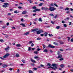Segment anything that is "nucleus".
I'll list each match as a JSON object with an SVG mask.
<instances>
[{
	"instance_id": "1",
	"label": "nucleus",
	"mask_w": 73,
	"mask_h": 73,
	"mask_svg": "<svg viewBox=\"0 0 73 73\" xmlns=\"http://www.w3.org/2000/svg\"><path fill=\"white\" fill-rule=\"evenodd\" d=\"M42 9L43 11H48V10H50V11L53 12L54 11L56 10V8L54 7H52L51 6H50L49 7V9L47 8L46 7H43L42 8Z\"/></svg>"
},
{
	"instance_id": "2",
	"label": "nucleus",
	"mask_w": 73,
	"mask_h": 73,
	"mask_svg": "<svg viewBox=\"0 0 73 73\" xmlns=\"http://www.w3.org/2000/svg\"><path fill=\"white\" fill-rule=\"evenodd\" d=\"M52 66H49L48 67V68H51L52 69H53L54 70H56L57 69V64H56L54 63L52 64L51 65ZM54 67H55L54 68Z\"/></svg>"
},
{
	"instance_id": "3",
	"label": "nucleus",
	"mask_w": 73,
	"mask_h": 73,
	"mask_svg": "<svg viewBox=\"0 0 73 73\" xmlns=\"http://www.w3.org/2000/svg\"><path fill=\"white\" fill-rule=\"evenodd\" d=\"M36 32H36V34L37 35H39V34H40V33H43V32H44V31H43V30H42L41 29L40 30L38 31H37Z\"/></svg>"
},
{
	"instance_id": "4",
	"label": "nucleus",
	"mask_w": 73,
	"mask_h": 73,
	"mask_svg": "<svg viewBox=\"0 0 73 73\" xmlns=\"http://www.w3.org/2000/svg\"><path fill=\"white\" fill-rule=\"evenodd\" d=\"M4 4L3 5V7L4 8H7L8 7V6L9 5V4L7 3H4Z\"/></svg>"
},
{
	"instance_id": "5",
	"label": "nucleus",
	"mask_w": 73,
	"mask_h": 73,
	"mask_svg": "<svg viewBox=\"0 0 73 73\" xmlns=\"http://www.w3.org/2000/svg\"><path fill=\"white\" fill-rule=\"evenodd\" d=\"M48 47V48H55V46H53L50 44H49Z\"/></svg>"
},
{
	"instance_id": "6",
	"label": "nucleus",
	"mask_w": 73,
	"mask_h": 73,
	"mask_svg": "<svg viewBox=\"0 0 73 73\" xmlns=\"http://www.w3.org/2000/svg\"><path fill=\"white\" fill-rule=\"evenodd\" d=\"M40 11V9H35L33 11V12H35V13H36V11L39 12Z\"/></svg>"
},
{
	"instance_id": "7",
	"label": "nucleus",
	"mask_w": 73,
	"mask_h": 73,
	"mask_svg": "<svg viewBox=\"0 0 73 73\" xmlns=\"http://www.w3.org/2000/svg\"><path fill=\"white\" fill-rule=\"evenodd\" d=\"M10 54L8 53H7L5 55H4L3 57V58H7V57H8L9 56H10Z\"/></svg>"
},
{
	"instance_id": "8",
	"label": "nucleus",
	"mask_w": 73,
	"mask_h": 73,
	"mask_svg": "<svg viewBox=\"0 0 73 73\" xmlns=\"http://www.w3.org/2000/svg\"><path fill=\"white\" fill-rule=\"evenodd\" d=\"M35 31V32H37V31H38V29H33L31 31V32H34Z\"/></svg>"
},
{
	"instance_id": "9",
	"label": "nucleus",
	"mask_w": 73,
	"mask_h": 73,
	"mask_svg": "<svg viewBox=\"0 0 73 73\" xmlns=\"http://www.w3.org/2000/svg\"><path fill=\"white\" fill-rule=\"evenodd\" d=\"M62 57V54L59 55L57 57H56L57 58H61Z\"/></svg>"
},
{
	"instance_id": "10",
	"label": "nucleus",
	"mask_w": 73,
	"mask_h": 73,
	"mask_svg": "<svg viewBox=\"0 0 73 73\" xmlns=\"http://www.w3.org/2000/svg\"><path fill=\"white\" fill-rule=\"evenodd\" d=\"M8 65L7 64H3L2 65V67L3 68H7Z\"/></svg>"
},
{
	"instance_id": "11",
	"label": "nucleus",
	"mask_w": 73,
	"mask_h": 73,
	"mask_svg": "<svg viewBox=\"0 0 73 73\" xmlns=\"http://www.w3.org/2000/svg\"><path fill=\"white\" fill-rule=\"evenodd\" d=\"M65 66L64 65V64H61L60 65V66L62 68H64L65 67Z\"/></svg>"
},
{
	"instance_id": "12",
	"label": "nucleus",
	"mask_w": 73,
	"mask_h": 73,
	"mask_svg": "<svg viewBox=\"0 0 73 73\" xmlns=\"http://www.w3.org/2000/svg\"><path fill=\"white\" fill-rule=\"evenodd\" d=\"M9 46H7L6 48H5V50H9Z\"/></svg>"
},
{
	"instance_id": "13",
	"label": "nucleus",
	"mask_w": 73,
	"mask_h": 73,
	"mask_svg": "<svg viewBox=\"0 0 73 73\" xmlns=\"http://www.w3.org/2000/svg\"><path fill=\"white\" fill-rule=\"evenodd\" d=\"M26 13H27V11H23L22 13V14H23V15H25Z\"/></svg>"
},
{
	"instance_id": "14",
	"label": "nucleus",
	"mask_w": 73,
	"mask_h": 73,
	"mask_svg": "<svg viewBox=\"0 0 73 73\" xmlns=\"http://www.w3.org/2000/svg\"><path fill=\"white\" fill-rule=\"evenodd\" d=\"M43 52H45V53H47L48 52V50L47 49H45L43 51Z\"/></svg>"
},
{
	"instance_id": "15",
	"label": "nucleus",
	"mask_w": 73,
	"mask_h": 73,
	"mask_svg": "<svg viewBox=\"0 0 73 73\" xmlns=\"http://www.w3.org/2000/svg\"><path fill=\"white\" fill-rule=\"evenodd\" d=\"M29 32H27V33H26L24 34V35L25 36H26V35H27L28 34H29Z\"/></svg>"
},
{
	"instance_id": "16",
	"label": "nucleus",
	"mask_w": 73,
	"mask_h": 73,
	"mask_svg": "<svg viewBox=\"0 0 73 73\" xmlns=\"http://www.w3.org/2000/svg\"><path fill=\"white\" fill-rule=\"evenodd\" d=\"M69 7H66L64 9L65 11H68V10H69Z\"/></svg>"
},
{
	"instance_id": "17",
	"label": "nucleus",
	"mask_w": 73,
	"mask_h": 73,
	"mask_svg": "<svg viewBox=\"0 0 73 73\" xmlns=\"http://www.w3.org/2000/svg\"><path fill=\"white\" fill-rule=\"evenodd\" d=\"M47 35H48V33H47V32H45L44 33V36L46 37Z\"/></svg>"
},
{
	"instance_id": "18",
	"label": "nucleus",
	"mask_w": 73,
	"mask_h": 73,
	"mask_svg": "<svg viewBox=\"0 0 73 73\" xmlns=\"http://www.w3.org/2000/svg\"><path fill=\"white\" fill-rule=\"evenodd\" d=\"M16 46L17 47H20V46H21V45L20 44H17L16 45Z\"/></svg>"
},
{
	"instance_id": "19",
	"label": "nucleus",
	"mask_w": 73,
	"mask_h": 73,
	"mask_svg": "<svg viewBox=\"0 0 73 73\" xmlns=\"http://www.w3.org/2000/svg\"><path fill=\"white\" fill-rule=\"evenodd\" d=\"M16 57H20V55L19 54H16Z\"/></svg>"
},
{
	"instance_id": "20",
	"label": "nucleus",
	"mask_w": 73,
	"mask_h": 73,
	"mask_svg": "<svg viewBox=\"0 0 73 73\" xmlns=\"http://www.w3.org/2000/svg\"><path fill=\"white\" fill-rule=\"evenodd\" d=\"M20 25H22V26H23L24 27H25V25L24 24V23H21L20 24Z\"/></svg>"
},
{
	"instance_id": "21",
	"label": "nucleus",
	"mask_w": 73,
	"mask_h": 73,
	"mask_svg": "<svg viewBox=\"0 0 73 73\" xmlns=\"http://www.w3.org/2000/svg\"><path fill=\"white\" fill-rule=\"evenodd\" d=\"M21 61L24 64H25V60L22 59Z\"/></svg>"
},
{
	"instance_id": "22",
	"label": "nucleus",
	"mask_w": 73,
	"mask_h": 73,
	"mask_svg": "<svg viewBox=\"0 0 73 73\" xmlns=\"http://www.w3.org/2000/svg\"><path fill=\"white\" fill-rule=\"evenodd\" d=\"M38 20L39 21H40L41 22H42V20L41 18H39Z\"/></svg>"
},
{
	"instance_id": "23",
	"label": "nucleus",
	"mask_w": 73,
	"mask_h": 73,
	"mask_svg": "<svg viewBox=\"0 0 73 73\" xmlns=\"http://www.w3.org/2000/svg\"><path fill=\"white\" fill-rule=\"evenodd\" d=\"M53 44H54V45H55L57 46L58 45V44L57 43H56V42H54Z\"/></svg>"
},
{
	"instance_id": "24",
	"label": "nucleus",
	"mask_w": 73,
	"mask_h": 73,
	"mask_svg": "<svg viewBox=\"0 0 73 73\" xmlns=\"http://www.w3.org/2000/svg\"><path fill=\"white\" fill-rule=\"evenodd\" d=\"M31 61L33 62H36V61L35 60H33L32 59H31Z\"/></svg>"
},
{
	"instance_id": "25",
	"label": "nucleus",
	"mask_w": 73,
	"mask_h": 73,
	"mask_svg": "<svg viewBox=\"0 0 73 73\" xmlns=\"http://www.w3.org/2000/svg\"><path fill=\"white\" fill-rule=\"evenodd\" d=\"M61 54V52H60V51H58L57 52V54L58 55H60V54Z\"/></svg>"
},
{
	"instance_id": "26",
	"label": "nucleus",
	"mask_w": 73,
	"mask_h": 73,
	"mask_svg": "<svg viewBox=\"0 0 73 73\" xmlns=\"http://www.w3.org/2000/svg\"><path fill=\"white\" fill-rule=\"evenodd\" d=\"M59 61H62V60H64V58L62 57L59 59Z\"/></svg>"
},
{
	"instance_id": "27",
	"label": "nucleus",
	"mask_w": 73,
	"mask_h": 73,
	"mask_svg": "<svg viewBox=\"0 0 73 73\" xmlns=\"http://www.w3.org/2000/svg\"><path fill=\"white\" fill-rule=\"evenodd\" d=\"M56 28L58 29L60 28V27L59 26H58L56 27Z\"/></svg>"
},
{
	"instance_id": "28",
	"label": "nucleus",
	"mask_w": 73,
	"mask_h": 73,
	"mask_svg": "<svg viewBox=\"0 0 73 73\" xmlns=\"http://www.w3.org/2000/svg\"><path fill=\"white\" fill-rule=\"evenodd\" d=\"M34 53H35V54H38V51H34Z\"/></svg>"
},
{
	"instance_id": "29",
	"label": "nucleus",
	"mask_w": 73,
	"mask_h": 73,
	"mask_svg": "<svg viewBox=\"0 0 73 73\" xmlns=\"http://www.w3.org/2000/svg\"><path fill=\"white\" fill-rule=\"evenodd\" d=\"M6 26H3V27H2V28H3V29H5V28H6Z\"/></svg>"
},
{
	"instance_id": "30",
	"label": "nucleus",
	"mask_w": 73,
	"mask_h": 73,
	"mask_svg": "<svg viewBox=\"0 0 73 73\" xmlns=\"http://www.w3.org/2000/svg\"><path fill=\"white\" fill-rule=\"evenodd\" d=\"M49 15H50V16H54V15L52 13L50 14Z\"/></svg>"
},
{
	"instance_id": "31",
	"label": "nucleus",
	"mask_w": 73,
	"mask_h": 73,
	"mask_svg": "<svg viewBox=\"0 0 73 73\" xmlns=\"http://www.w3.org/2000/svg\"><path fill=\"white\" fill-rule=\"evenodd\" d=\"M29 72L30 73H33V71H32L31 70H29Z\"/></svg>"
},
{
	"instance_id": "32",
	"label": "nucleus",
	"mask_w": 73,
	"mask_h": 73,
	"mask_svg": "<svg viewBox=\"0 0 73 73\" xmlns=\"http://www.w3.org/2000/svg\"><path fill=\"white\" fill-rule=\"evenodd\" d=\"M0 42H4V40L3 39H0Z\"/></svg>"
},
{
	"instance_id": "33",
	"label": "nucleus",
	"mask_w": 73,
	"mask_h": 73,
	"mask_svg": "<svg viewBox=\"0 0 73 73\" xmlns=\"http://www.w3.org/2000/svg\"><path fill=\"white\" fill-rule=\"evenodd\" d=\"M31 48L30 47H29L28 48V51H29V50H31Z\"/></svg>"
},
{
	"instance_id": "34",
	"label": "nucleus",
	"mask_w": 73,
	"mask_h": 73,
	"mask_svg": "<svg viewBox=\"0 0 73 73\" xmlns=\"http://www.w3.org/2000/svg\"><path fill=\"white\" fill-rule=\"evenodd\" d=\"M42 46L43 49H45V46L44 45V44H43Z\"/></svg>"
},
{
	"instance_id": "35",
	"label": "nucleus",
	"mask_w": 73,
	"mask_h": 73,
	"mask_svg": "<svg viewBox=\"0 0 73 73\" xmlns=\"http://www.w3.org/2000/svg\"><path fill=\"white\" fill-rule=\"evenodd\" d=\"M38 58V57L37 56H35L34 57V58H35V59H36V58Z\"/></svg>"
},
{
	"instance_id": "36",
	"label": "nucleus",
	"mask_w": 73,
	"mask_h": 73,
	"mask_svg": "<svg viewBox=\"0 0 73 73\" xmlns=\"http://www.w3.org/2000/svg\"><path fill=\"white\" fill-rule=\"evenodd\" d=\"M42 3H41L39 4V7H41V6H42Z\"/></svg>"
},
{
	"instance_id": "37",
	"label": "nucleus",
	"mask_w": 73,
	"mask_h": 73,
	"mask_svg": "<svg viewBox=\"0 0 73 73\" xmlns=\"http://www.w3.org/2000/svg\"><path fill=\"white\" fill-rule=\"evenodd\" d=\"M33 9H36V7L35 6H34L32 7Z\"/></svg>"
},
{
	"instance_id": "38",
	"label": "nucleus",
	"mask_w": 73,
	"mask_h": 73,
	"mask_svg": "<svg viewBox=\"0 0 73 73\" xmlns=\"http://www.w3.org/2000/svg\"><path fill=\"white\" fill-rule=\"evenodd\" d=\"M41 38H40V37H38L36 38V40H41Z\"/></svg>"
},
{
	"instance_id": "39",
	"label": "nucleus",
	"mask_w": 73,
	"mask_h": 73,
	"mask_svg": "<svg viewBox=\"0 0 73 73\" xmlns=\"http://www.w3.org/2000/svg\"><path fill=\"white\" fill-rule=\"evenodd\" d=\"M18 8H19V9H22L23 7L20 6H19L18 7Z\"/></svg>"
},
{
	"instance_id": "40",
	"label": "nucleus",
	"mask_w": 73,
	"mask_h": 73,
	"mask_svg": "<svg viewBox=\"0 0 73 73\" xmlns=\"http://www.w3.org/2000/svg\"><path fill=\"white\" fill-rule=\"evenodd\" d=\"M31 46L33 47L34 46V44H33V43H32L31 44Z\"/></svg>"
},
{
	"instance_id": "41",
	"label": "nucleus",
	"mask_w": 73,
	"mask_h": 73,
	"mask_svg": "<svg viewBox=\"0 0 73 73\" xmlns=\"http://www.w3.org/2000/svg\"><path fill=\"white\" fill-rule=\"evenodd\" d=\"M54 5H55V7H58V6L56 3H54Z\"/></svg>"
},
{
	"instance_id": "42",
	"label": "nucleus",
	"mask_w": 73,
	"mask_h": 73,
	"mask_svg": "<svg viewBox=\"0 0 73 73\" xmlns=\"http://www.w3.org/2000/svg\"><path fill=\"white\" fill-rule=\"evenodd\" d=\"M64 27H67V25H66V24H64L63 25Z\"/></svg>"
},
{
	"instance_id": "43",
	"label": "nucleus",
	"mask_w": 73,
	"mask_h": 73,
	"mask_svg": "<svg viewBox=\"0 0 73 73\" xmlns=\"http://www.w3.org/2000/svg\"><path fill=\"white\" fill-rule=\"evenodd\" d=\"M44 34H41L40 35V36H41L42 37H43V36H44Z\"/></svg>"
},
{
	"instance_id": "44",
	"label": "nucleus",
	"mask_w": 73,
	"mask_h": 73,
	"mask_svg": "<svg viewBox=\"0 0 73 73\" xmlns=\"http://www.w3.org/2000/svg\"><path fill=\"white\" fill-rule=\"evenodd\" d=\"M14 13H19V12H18L17 11V10H16L15 11H14Z\"/></svg>"
},
{
	"instance_id": "45",
	"label": "nucleus",
	"mask_w": 73,
	"mask_h": 73,
	"mask_svg": "<svg viewBox=\"0 0 73 73\" xmlns=\"http://www.w3.org/2000/svg\"><path fill=\"white\" fill-rule=\"evenodd\" d=\"M33 69L34 70H37V68H33Z\"/></svg>"
},
{
	"instance_id": "46",
	"label": "nucleus",
	"mask_w": 73,
	"mask_h": 73,
	"mask_svg": "<svg viewBox=\"0 0 73 73\" xmlns=\"http://www.w3.org/2000/svg\"><path fill=\"white\" fill-rule=\"evenodd\" d=\"M55 19H56L57 17V15H56L54 17Z\"/></svg>"
},
{
	"instance_id": "47",
	"label": "nucleus",
	"mask_w": 73,
	"mask_h": 73,
	"mask_svg": "<svg viewBox=\"0 0 73 73\" xmlns=\"http://www.w3.org/2000/svg\"><path fill=\"white\" fill-rule=\"evenodd\" d=\"M0 1L1 2H5V0H0Z\"/></svg>"
},
{
	"instance_id": "48",
	"label": "nucleus",
	"mask_w": 73,
	"mask_h": 73,
	"mask_svg": "<svg viewBox=\"0 0 73 73\" xmlns=\"http://www.w3.org/2000/svg\"><path fill=\"white\" fill-rule=\"evenodd\" d=\"M60 44H64V42H60Z\"/></svg>"
},
{
	"instance_id": "49",
	"label": "nucleus",
	"mask_w": 73,
	"mask_h": 73,
	"mask_svg": "<svg viewBox=\"0 0 73 73\" xmlns=\"http://www.w3.org/2000/svg\"><path fill=\"white\" fill-rule=\"evenodd\" d=\"M67 38H68V41H69L70 40V37H67Z\"/></svg>"
},
{
	"instance_id": "50",
	"label": "nucleus",
	"mask_w": 73,
	"mask_h": 73,
	"mask_svg": "<svg viewBox=\"0 0 73 73\" xmlns=\"http://www.w3.org/2000/svg\"><path fill=\"white\" fill-rule=\"evenodd\" d=\"M41 50V49H40L39 48H38L37 49V51H40Z\"/></svg>"
},
{
	"instance_id": "51",
	"label": "nucleus",
	"mask_w": 73,
	"mask_h": 73,
	"mask_svg": "<svg viewBox=\"0 0 73 73\" xmlns=\"http://www.w3.org/2000/svg\"><path fill=\"white\" fill-rule=\"evenodd\" d=\"M9 70H13V68H10L9 69Z\"/></svg>"
},
{
	"instance_id": "52",
	"label": "nucleus",
	"mask_w": 73,
	"mask_h": 73,
	"mask_svg": "<svg viewBox=\"0 0 73 73\" xmlns=\"http://www.w3.org/2000/svg\"><path fill=\"white\" fill-rule=\"evenodd\" d=\"M50 53H52L53 52V51L51 50H50Z\"/></svg>"
},
{
	"instance_id": "53",
	"label": "nucleus",
	"mask_w": 73,
	"mask_h": 73,
	"mask_svg": "<svg viewBox=\"0 0 73 73\" xmlns=\"http://www.w3.org/2000/svg\"><path fill=\"white\" fill-rule=\"evenodd\" d=\"M9 20L10 21H13V19H12L11 18L9 19Z\"/></svg>"
},
{
	"instance_id": "54",
	"label": "nucleus",
	"mask_w": 73,
	"mask_h": 73,
	"mask_svg": "<svg viewBox=\"0 0 73 73\" xmlns=\"http://www.w3.org/2000/svg\"><path fill=\"white\" fill-rule=\"evenodd\" d=\"M47 65L48 66H50V65H51V64H50V63H48Z\"/></svg>"
},
{
	"instance_id": "55",
	"label": "nucleus",
	"mask_w": 73,
	"mask_h": 73,
	"mask_svg": "<svg viewBox=\"0 0 73 73\" xmlns=\"http://www.w3.org/2000/svg\"><path fill=\"white\" fill-rule=\"evenodd\" d=\"M62 23H63V24H64L65 23V22L64 21H62Z\"/></svg>"
},
{
	"instance_id": "56",
	"label": "nucleus",
	"mask_w": 73,
	"mask_h": 73,
	"mask_svg": "<svg viewBox=\"0 0 73 73\" xmlns=\"http://www.w3.org/2000/svg\"><path fill=\"white\" fill-rule=\"evenodd\" d=\"M40 66L41 67H44V65H43L42 64H41L40 65Z\"/></svg>"
},
{
	"instance_id": "57",
	"label": "nucleus",
	"mask_w": 73,
	"mask_h": 73,
	"mask_svg": "<svg viewBox=\"0 0 73 73\" xmlns=\"http://www.w3.org/2000/svg\"><path fill=\"white\" fill-rule=\"evenodd\" d=\"M50 6H53V3H51L50 4Z\"/></svg>"
},
{
	"instance_id": "58",
	"label": "nucleus",
	"mask_w": 73,
	"mask_h": 73,
	"mask_svg": "<svg viewBox=\"0 0 73 73\" xmlns=\"http://www.w3.org/2000/svg\"><path fill=\"white\" fill-rule=\"evenodd\" d=\"M9 23L8 22L7 24L6 25H7V26H8V25H9Z\"/></svg>"
},
{
	"instance_id": "59",
	"label": "nucleus",
	"mask_w": 73,
	"mask_h": 73,
	"mask_svg": "<svg viewBox=\"0 0 73 73\" xmlns=\"http://www.w3.org/2000/svg\"><path fill=\"white\" fill-rule=\"evenodd\" d=\"M51 23H52V24H54V22H53L52 21H51Z\"/></svg>"
},
{
	"instance_id": "60",
	"label": "nucleus",
	"mask_w": 73,
	"mask_h": 73,
	"mask_svg": "<svg viewBox=\"0 0 73 73\" xmlns=\"http://www.w3.org/2000/svg\"><path fill=\"white\" fill-rule=\"evenodd\" d=\"M70 41H71V42H73V38H72L71 39Z\"/></svg>"
},
{
	"instance_id": "61",
	"label": "nucleus",
	"mask_w": 73,
	"mask_h": 73,
	"mask_svg": "<svg viewBox=\"0 0 73 73\" xmlns=\"http://www.w3.org/2000/svg\"><path fill=\"white\" fill-rule=\"evenodd\" d=\"M28 15H26L25 16V17H28Z\"/></svg>"
},
{
	"instance_id": "62",
	"label": "nucleus",
	"mask_w": 73,
	"mask_h": 73,
	"mask_svg": "<svg viewBox=\"0 0 73 73\" xmlns=\"http://www.w3.org/2000/svg\"><path fill=\"white\" fill-rule=\"evenodd\" d=\"M71 72H73V69H71L70 70Z\"/></svg>"
},
{
	"instance_id": "63",
	"label": "nucleus",
	"mask_w": 73,
	"mask_h": 73,
	"mask_svg": "<svg viewBox=\"0 0 73 73\" xmlns=\"http://www.w3.org/2000/svg\"><path fill=\"white\" fill-rule=\"evenodd\" d=\"M8 16H10L11 15V13H8Z\"/></svg>"
},
{
	"instance_id": "64",
	"label": "nucleus",
	"mask_w": 73,
	"mask_h": 73,
	"mask_svg": "<svg viewBox=\"0 0 73 73\" xmlns=\"http://www.w3.org/2000/svg\"><path fill=\"white\" fill-rule=\"evenodd\" d=\"M36 13L33 14V16H36Z\"/></svg>"
}]
</instances>
